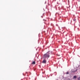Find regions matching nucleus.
Listing matches in <instances>:
<instances>
[{
    "mask_svg": "<svg viewBox=\"0 0 80 80\" xmlns=\"http://www.w3.org/2000/svg\"><path fill=\"white\" fill-rule=\"evenodd\" d=\"M52 54L51 52H48L44 54V58H49L50 57V54Z\"/></svg>",
    "mask_w": 80,
    "mask_h": 80,
    "instance_id": "nucleus-1",
    "label": "nucleus"
},
{
    "mask_svg": "<svg viewBox=\"0 0 80 80\" xmlns=\"http://www.w3.org/2000/svg\"><path fill=\"white\" fill-rule=\"evenodd\" d=\"M69 73L68 72H66V74H68Z\"/></svg>",
    "mask_w": 80,
    "mask_h": 80,
    "instance_id": "nucleus-7",
    "label": "nucleus"
},
{
    "mask_svg": "<svg viewBox=\"0 0 80 80\" xmlns=\"http://www.w3.org/2000/svg\"><path fill=\"white\" fill-rule=\"evenodd\" d=\"M78 80H80V77L78 78Z\"/></svg>",
    "mask_w": 80,
    "mask_h": 80,
    "instance_id": "nucleus-6",
    "label": "nucleus"
},
{
    "mask_svg": "<svg viewBox=\"0 0 80 80\" xmlns=\"http://www.w3.org/2000/svg\"><path fill=\"white\" fill-rule=\"evenodd\" d=\"M47 62V61L46 60H44L42 62L43 63H46Z\"/></svg>",
    "mask_w": 80,
    "mask_h": 80,
    "instance_id": "nucleus-2",
    "label": "nucleus"
},
{
    "mask_svg": "<svg viewBox=\"0 0 80 80\" xmlns=\"http://www.w3.org/2000/svg\"><path fill=\"white\" fill-rule=\"evenodd\" d=\"M73 20L74 22H75V21H76V19H75V18H74L73 19Z\"/></svg>",
    "mask_w": 80,
    "mask_h": 80,
    "instance_id": "nucleus-5",
    "label": "nucleus"
},
{
    "mask_svg": "<svg viewBox=\"0 0 80 80\" xmlns=\"http://www.w3.org/2000/svg\"><path fill=\"white\" fill-rule=\"evenodd\" d=\"M32 64L33 65H35V61H33L32 62Z\"/></svg>",
    "mask_w": 80,
    "mask_h": 80,
    "instance_id": "nucleus-3",
    "label": "nucleus"
},
{
    "mask_svg": "<svg viewBox=\"0 0 80 80\" xmlns=\"http://www.w3.org/2000/svg\"><path fill=\"white\" fill-rule=\"evenodd\" d=\"M73 78H77V76H74Z\"/></svg>",
    "mask_w": 80,
    "mask_h": 80,
    "instance_id": "nucleus-4",
    "label": "nucleus"
}]
</instances>
